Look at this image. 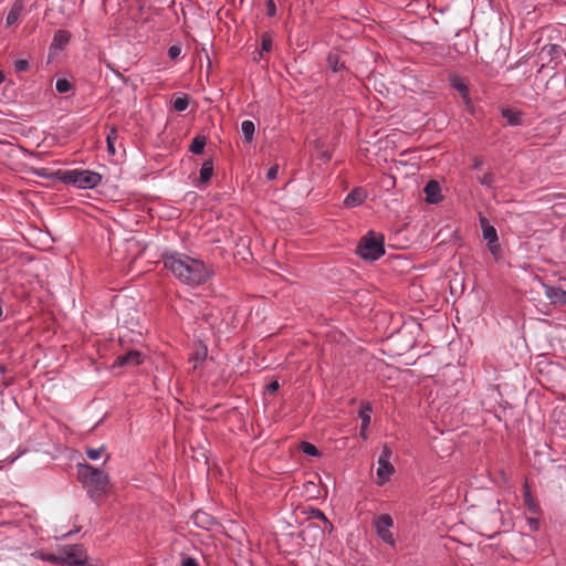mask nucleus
<instances>
[{
  "mask_svg": "<svg viewBox=\"0 0 566 566\" xmlns=\"http://www.w3.org/2000/svg\"><path fill=\"white\" fill-rule=\"evenodd\" d=\"M4 81V74L2 71H0V84Z\"/></svg>",
  "mask_w": 566,
  "mask_h": 566,
  "instance_id": "43",
  "label": "nucleus"
},
{
  "mask_svg": "<svg viewBox=\"0 0 566 566\" xmlns=\"http://www.w3.org/2000/svg\"><path fill=\"white\" fill-rule=\"evenodd\" d=\"M241 130L244 136V142L247 144H250L253 140L254 133H255V125L252 120H243L241 124Z\"/></svg>",
  "mask_w": 566,
  "mask_h": 566,
  "instance_id": "20",
  "label": "nucleus"
},
{
  "mask_svg": "<svg viewBox=\"0 0 566 566\" xmlns=\"http://www.w3.org/2000/svg\"><path fill=\"white\" fill-rule=\"evenodd\" d=\"M502 117L510 126H518L522 124V113L512 108L502 109Z\"/></svg>",
  "mask_w": 566,
  "mask_h": 566,
  "instance_id": "18",
  "label": "nucleus"
},
{
  "mask_svg": "<svg viewBox=\"0 0 566 566\" xmlns=\"http://www.w3.org/2000/svg\"><path fill=\"white\" fill-rule=\"evenodd\" d=\"M327 66L334 73H338L345 69V63L340 60V56L337 52H331L327 55Z\"/></svg>",
  "mask_w": 566,
  "mask_h": 566,
  "instance_id": "19",
  "label": "nucleus"
},
{
  "mask_svg": "<svg viewBox=\"0 0 566 566\" xmlns=\"http://www.w3.org/2000/svg\"><path fill=\"white\" fill-rule=\"evenodd\" d=\"M480 226L482 229L483 239L488 242L489 251L493 255H496L500 252L496 229L489 223V220L485 217H480Z\"/></svg>",
  "mask_w": 566,
  "mask_h": 566,
  "instance_id": "7",
  "label": "nucleus"
},
{
  "mask_svg": "<svg viewBox=\"0 0 566 566\" xmlns=\"http://www.w3.org/2000/svg\"><path fill=\"white\" fill-rule=\"evenodd\" d=\"M313 517H316V518H319V520H323V521H327V518L325 517L324 513L319 510H314L313 511Z\"/></svg>",
  "mask_w": 566,
  "mask_h": 566,
  "instance_id": "41",
  "label": "nucleus"
},
{
  "mask_svg": "<svg viewBox=\"0 0 566 566\" xmlns=\"http://www.w3.org/2000/svg\"><path fill=\"white\" fill-rule=\"evenodd\" d=\"M61 179L63 182L80 189H94L101 184L102 176L87 169H72L64 171Z\"/></svg>",
  "mask_w": 566,
  "mask_h": 566,
  "instance_id": "4",
  "label": "nucleus"
},
{
  "mask_svg": "<svg viewBox=\"0 0 566 566\" xmlns=\"http://www.w3.org/2000/svg\"><path fill=\"white\" fill-rule=\"evenodd\" d=\"M165 269L181 283L189 286L205 284L212 275L211 269L200 259L177 251H165L161 255Z\"/></svg>",
  "mask_w": 566,
  "mask_h": 566,
  "instance_id": "1",
  "label": "nucleus"
},
{
  "mask_svg": "<svg viewBox=\"0 0 566 566\" xmlns=\"http://www.w3.org/2000/svg\"><path fill=\"white\" fill-rule=\"evenodd\" d=\"M29 69L28 60H17L14 62V70L19 73L25 72Z\"/></svg>",
  "mask_w": 566,
  "mask_h": 566,
  "instance_id": "33",
  "label": "nucleus"
},
{
  "mask_svg": "<svg viewBox=\"0 0 566 566\" xmlns=\"http://www.w3.org/2000/svg\"><path fill=\"white\" fill-rule=\"evenodd\" d=\"M116 139H117V130H116V128L113 127L106 136L107 151L112 156H114L116 153V149H115Z\"/></svg>",
  "mask_w": 566,
  "mask_h": 566,
  "instance_id": "24",
  "label": "nucleus"
},
{
  "mask_svg": "<svg viewBox=\"0 0 566 566\" xmlns=\"http://www.w3.org/2000/svg\"><path fill=\"white\" fill-rule=\"evenodd\" d=\"M3 317V310H2V304L0 303V321L2 319Z\"/></svg>",
  "mask_w": 566,
  "mask_h": 566,
  "instance_id": "44",
  "label": "nucleus"
},
{
  "mask_svg": "<svg viewBox=\"0 0 566 566\" xmlns=\"http://www.w3.org/2000/svg\"><path fill=\"white\" fill-rule=\"evenodd\" d=\"M391 455H392V452H391L390 448L387 444H384L378 460L390 461Z\"/></svg>",
  "mask_w": 566,
  "mask_h": 566,
  "instance_id": "34",
  "label": "nucleus"
},
{
  "mask_svg": "<svg viewBox=\"0 0 566 566\" xmlns=\"http://www.w3.org/2000/svg\"><path fill=\"white\" fill-rule=\"evenodd\" d=\"M544 294L553 305H566V291L559 286L543 284Z\"/></svg>",
  "mask_w": 566,
  "mask_h": 566,
  "instance_id": "8",
  "label": "nucleus"
},
{
  "mask_svg": "<svg viewBox=\"0 0 566 566\" xmlns=\"http://www.w3.org/2000/svg\"><path fill=\"white\" fill-rule=\"evenodd\" d=\"M55 88L59 93H67L72 90V84L66 78H59L56 81Z\"/></svg>",
  "mask_w": 566,
  "mask_h": 566,
  "instance_id": "27",
  "label": "nucleus"
},
{
  "mask_svg": "<svg viewBox=\"0 0 566 566\" xmlns=\"http://www.w3.org/2000/svg\"><path fill=\"white\" fill-rule=\"evenodd\" d=\"M524 502H525V505L530 510L535 511V503L531 495V491H530L527 482L524 484Z\"/></svg>",
  "mask_w": 566,
  "mask_h": 566,
  "instance_id": "28",
  "label": "nucleus"
},
{
  "mask_svg": "<svg viewBox=\"0 0 566 566\" xmlns=\"http://www.w3.org/2000/svg\"><path fill=\"white\" fill-rule=\"evenodd\" d=\"M78 479L88 489L90 496L94 500L108 492L109 478L101 469L90 464H82L78 469Z\"/></svg>",
  "mask_w": 566,
  "mask_h": 566,
  "instance_id": "2",
  "label": "nucleus"
},
{
  "mask_svg": "<svg viewBox=\"0 0 566 566\" xmlns=\"http://www.w3.org/2000/svg\"><path fill=\"white\" fill-rule=\"evenodd\" d=\"M144 355L139 350H130L125 355H120L116 358L115 365L117 366H124V365H132V366H138L143 363Z\"/></svg>",
  "mask_w": 566,
  "mask_h": 566,
  "instance_id": "10",
  "label": "nucleus"
},
{
  "mask_svg": "<svg viewBox=\"0 0 566 566\" xmlns=\"http://www.w3.org/2000/svg\"><path fill=\"white\" fill-rule=\"evenodd\" d=\"M426 201L428 203H438L441 201V188L438 181L430 180L424 186Z\"/></svg>",
  "mask_w": 566,
  "mask_h": 566,
  "instance_id": "12",
  "label": "nucleus"
},
{
  "mask_svg": "<svg viewBox=\"0 0 566 566\" xmlns=\"http://www.w3.org/2000/svg\"><path fill=\"white\" fill-rule=\"evenodd\" d=\"M374 525L378 537L386 544L394 546L395 538L390 531L394 525L391 516L388 514H381L375 520Z\"/></svg>",
  "mask_w": 566,
  "mask_h": 566,
  "instance_id": "6",
  "label": "nucleus"
},
{
  "mask_svg": "<svg viewBox=\"0 0 566 566\" xmlns=\"http://www.w3.org/2000/svg\"><path fill=\"white\" fill-rule=\"evenodd\" d=\"M277 174H279V165H273L272 167L269 168V170L266 172V178L269 180H273L277 177Z\"/></svg>",
  "mask_w": 566,
  "mask_h": 566,
  "instance_id": "36",
  "label": "nucleus"
},
{
  "mask_svg": "<svg viewBox=\"0 0 566 566\" xmlns=\"http://www.w3.org/2000/svg\"><path fill=\"white\" fill-rule=\"evenodd\" d=\"M104 451V447L101 448H88L86 450V454L91 460H97L101 458L102 453Z\"/></svg>",
  "mask_w": 566,
  "mask_h": 566,
  "instance_id": "31",
  "label": "nucleus"
},
{
  "mask_svg": "<svg viewBox=\"0 0 566 566\" xmlns=\"http://www.w3.org/2000/svg\"><path fill=\"white\" fill-rule=\"evenodd\" d=\"M450 84L454 90H457L461 94L462 98L464 99V103L469 104L470 91L464 81L460 76L453 75L450 77Z\"/></svg>",
  "mask_w": 566,
  "mask_h": 566,
  "instance_id": "15",
  "label": "nucleus"
},
{
  "mask_svg": "<svg viewBox=\"0 0 566 566\" xmlns=\"http://www.w3.org/2000/svg\"><path fill=\"white\" fill-rule=\"evenodd\" d=\"M6 373H7V367L4 365H0V376L2 377V382L8 385L9 379L4 378Z\"/></svg>",
  "mask_w": 566,
  "mask_h": 566,
  "instance_id": "40",
  "label": "nucleus"
},
{
  "mask_svg": "<svg viewBox=\"0 0 566 566\" xmlns=\"http://www.w3.org/2000/svg\"><path fill=\"white\" fill-rule=\"evenodd\" d=\"M373 411V408L369 402H366L361 406L358 417L361 420V427H360V437L366 440L367 439V429L370 424V413Z\"/></svg>",
  "mask_w": 566,
  "mask_h": 566,
  "instance_id": "14",
  "label": "nucleus"
},
{
  "mask_svg": "<svg viewBox=\"0 0 566 566\" xmlns=\"http://www.w3.org/2000/svg\"><path fill=\"white\" fill-rule=\"evenodd\" d=\"M206 143V137L202 135H198L192 139L189 150L196 155L202 154L205 150Z\"/></svg>",
  "mask_w": 566,
  "mask_h": 566,
  "instance_id": "22",
  "label": "nucleus"
},
{
  "mask_svg": "<svg viewBox=\"0 0 566 566\" xmlns=\"http://www.w3.org/2000/svg\"><path fill=\"white\" fill-rule=\"evenodd\" d=\"M181 566H199V564L196 562V559L188 557L182 560Z\"/></svg>",
  "mask_w": 566,
  "mask_h": 566,
  "instance_id": "39",
  "label": "nucleus"
},
{
  "mask_svg": "<svg viewBox=\"0 0 566 566\" xmlns=\"http://www.w3.org/2000/svg\"><path fill=\"white\" fill-rule=\"evenodd\" d=\"M544 50H547V53H548L549 55H554L555 53H557V52H558L559 46H558V45H556V44H549V45L545 46V48H544Z\"/></svg>",
  "mask_w": 566,
  "mask_h": 566,
  "instance_id": "38",
  "label": "nucleus"
},
{
  "mask_svg": "<svg viewBox=\"0 0 566 566\" xmlns=\"http://www.w3.org/2000/svg\"><path fill=\"white\" fill-rule=\"evenodd\" d=\"M279 388H280V384H279V381H277V380H273V381H271V382L268 385V387H266V389H268V391H269L270 394H274V392H276V391L279 390Z\"/></svg>",
  "mask_w": 566,
  "mask_h": 566,
  "instance_id": "37",
  "label": "nucleus"
},
{
  "mask_svg": "<svg viewBox=\"0 0 566 566\" xmlns=\"http://www.w3.org/2000/svg\"><path fill=\"white\" fill-rule=\"evenodd\" d=\"M181 54V45L175 44L168 49V56L171 60H177Z\"/></svg>",
  "mask_w": 566,
  "mask_h": 566,
  "instance_id": "32",
  "label": "nucleus"
},
{
  "mask_svg": "<svg viewBox=\"0 0 566 566\" xmlns=\"http://www.w3.org/2000/svg\"><path fill=\"white\" fill-rule=\"evenodd\" d=\"M483 164V159L481 157H475L473 159V169H479Z\"/></svg>",
  "mask_w": 566,
  "mask_h": 566,
  "instance_id": "42",
  "label": "nucleus"
},
{
  "mask_svg": "<svg viewBox=\"0 0 566 566\" xmlns=\"http://www.w3.org/2000/svg\"><path fill=\"white\" fill-rule=\"evenodd\" d=\"M192 522L196 526L208 531L217 525V521L203 511L195 512L192 515Z\"/></svg>",
  "mask_w": 566,
  "mask_h": 566,
  "instance_id": "11",
  "label": "nucleus"
},
{
  "mask_svg": "<svg viewBox=\"0 0 566 566\" xmlns=\"http://www.w3.org/2000/svg\"><path fill=\"white\" fill-rule=\"evenodd\" d=\"M358 255L367 261H376L385 254L384 237L369 231L357 245Z\"/></svg>",
  "mask_w": 566,
  "mask_h": 566,
  "instance_id": "3",
  "label": "nucleus"
},
{
  "mask_svg": "<svg viewBox=\"0 0 566 566\" xmlns=\"http://www.w3.org/2000/svg\"><path fill=\"white\" fill-rule=\"evenodd\" d=\"M71 34L66 30H59L55 32L53 36V41L51 43V50H63L66 44L70 42Z\"/></svg>",
  "mask_w": 566,
  "mask_h": 566,
  "instance_id": "16",
  "label": "nucleus"
},
{
  "mask_svg": "<svg viewBox=\"0 0 566 566\" xmlns=\"http://www.w3.org/2000/svg\"><path fill=\"white\" fill-rule=\"evenodd\" d=\"M53 564H67L70 566L80 565L83 559H86V554L82 545H71L63 549L62 555L56 556L49 554L43 557Z\"/></svg>",
  "mask_w": 566,
  "mask_h": 566,
  "instance_id": "5",
  "label": "nucleus"
},
{
  "mask_svg": "<svg viewBox=\"0 0 566 566\" xmlns=\"http://www.w3.org/2000/svg\"><path fill=\"white\" fill-rule=\"evenodd\" d=\"M22 11H23V4L19 1H15L11 6V8L6 17V27L14 25L19 21Z\"/></svg>",
  "mask_w": 566,
  "mask_h": 566,
  "instance_id": "17",
  "label": "nucleus"
},
{
  "mask_svg": "<svg viewBox=\"0 0 566 566\" xmlns=\"http://www.w3.org/2000/svg\"><path fill=\"white\" fill-rule=\"evenodd\" d=\"M301 449L307 455H313V457L318 455L317 448L314 444L310 443V442H303L302 446H301Z\"/></svg>",
  "mask_w": 566,
  "mask_h": 566,
  "instance_id": "30",
  "label": "nucleus"
},
{
  "mask_svg": "<svg viewBox=\"0 0 566 566\" xmlns=\"http://www.w3.org/2000/svg\"><path fill=\"white\" fill-rule=\"evenodd\" d=\"M207 347L200 346L192 355L191 360L195 363L193 368H197L198 364H201L207 358Z\"/></svg>",
  "mask_w": 566,
  "mask_h": 566,
  "instance_id": "25",
  "label": "nucleus"
},
{
  "mask_svg": "<svg viewBox=\"0 0 566 566\" xmlns=\"http://www.w3.org/2000/svg\"><path fill=\"white\" fill-rule=\"evenodd\" d=\"M265 7H266V14L269 17H274L276 14V4H275L274 0H268L265 2Z\"/></svg>",
  "mask_w": 566,
  "mask_h": 566,
  "instance_id": "35",
  "label": "nucleus"
},
{
  "mask_svg": "<svg viewBox=\"0 0 566 566\" xmlns=\"http://www.w3.org/2000/svg\"><path fill=\"white\" fill-rule=\"evenodd\" d=\"M366 197V191L363 188H355L346 196L344 206L346 208L360 206L365 201Z\"/></svg>",
  "mask_w": 566,
  "mask_h": 566,
  "instance_id": "13",
  "label": "nucleus"
},
{
  "mask_svg": "<svg viewBox=\"0 0 566 566\" xmlns=\"http://www.w3.org/2000/svg\"><path fill=\"white\" fill-rule=\"evenodd\" d=\"M395 472L394 465L390 461L387 460H378L377 468V484L384 485L387 481L390 480V476Z\"/></svg>",
  "mask_w": 566,
  "mask_h": 566,
  "instance_id": "9",
  "label": "nucleus"
},
{
  "mask_svg": "<svg viewBox=\"0 0 566 566\" xmlns=\"http://www.w3.org/2000/svg\"><path fill=\"white\" fill-rule=\"evenodd\" d=\"M188 106H189V98L187 95L177 96L174 99V108L177 112H184L188 108Z\"/></svg>",
  "mask_w": 566,
  "mask_h": 566,
  "instance_id": "26",
  "label": "nucleus"
},
{
  "mask_svg": "<svg viewBox=\"0 0 566 566\" xmlns=\"http://www.w3.org/2000/svg\"><path fill=\"white\" fill-rule=\"evenodd\" d=\"M494 181H495V178H494V175L492 172H486L482 177L479 178V182L482 186H485L488 188H492L493 185H494Z\"/></svg>",
  "mask_w": 566,
  "mask_h": 566,
  "instance_id": "29",
  "label": "nucleus"
},
{
  "mask_svg": "<svg viewBox=\"0 0 566 566\" xmlns=\"http://www.w3.org/2000/svg\"><path fill=\"white\" fill-rule=\"evenodd\" d=\"M272 46H273V42H272L271 36L268 33L262 34V38H261V49H260V51L258 53L259 56H254V60L261 59L262 54L264 52L268 53V52H270L272 50Z\"/></svg>",
  "mask_w": 566,
  "mask_h": 566,
  "instance_id": "23",
  "label": "nucleus"
},
{
  "mask_svg": "<svg viewBox=\"0 0 566 566\" xmlns=\"http://www.w3.org/2000/svg\"><path fill=\"white\" fill-rule=\"evenodd\" d=\"M213 175V163L212 160H206L200 168V182L206 184L210 180Z\"/></svg>",
  "mask_w": 566,
  "mask_h": 566,
  "instance_id": "21",
  "label": "nucleus"
}]
</instances>
